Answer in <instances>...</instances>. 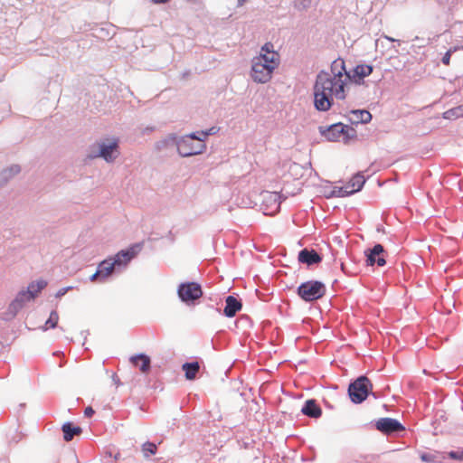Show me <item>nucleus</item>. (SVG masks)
I'll use <instances>...</instances> for the list:
<instances>
[{"instance_id":"6","label":"nucleus","mask_w":463,"mask_h":463,"mask_svg":"<svg viewBox=\"0 0 463 463\" xmlns=\"http://www.w3.org/2000/svg\"><path fill=\"white\" fill-rule=\"evenodd\" d=\"M348 73L350 71H346L345 62L343 59L338 58L331 63L328 78L334 83V86L337 88L335 91L337 99L343 100L346 97L345 87Z\"/></svg>"},{"instance_id":"12","label":"nucleus","mask_w":463,"mask_h":463,"mask_svg":"<svg viewBox=\"0 0 463 463\" xmlns=\"http://www.w3.org/2000/svg\"><path fill=\"white\" fill-rule=\"evenodd\" d=\"M261 205L264 207L265 214L277 213L281 203V196L277 192L264 191L260 194Z\"/></svg>"},{"instance_id":"15","label":"nucleus","mask_w":463,"mask_h":463,"mask_svg":"<svg viewBox=\"0 0 463 463\" xmlns=\"http://www.w3.org/2000/svg\"><path fill=\"white\" fill-rule=\"evenodd\" d=\"M33 300L32 298H29L28 294H26L25 290H21L15 297V298L10 303L7 311L5 313L6 319L14 318L18 311L23 308L24 305Z\"/></svg>"},{"instance_id":"42","label":"nucleus","mask_w":463,"mask_h":463,"mask_svg":"<svg viewBox=\"0 0 463 463\" xmlns=\"http://www.w3.org/2000/svg\"><path fill=\"white\" fill-rule=\"evenodd\" d=\"M247 0H238V6H241L244 5V3H246Z\"/></svg>"},{"instance_id":"44","label":"nucleus","mask_w":463,"mask_h":463,"mask_svg":"<svg viewBox=\"0 0 463 463\" xmlns=\"http://www.w3.org/2000/svg\"><path fill=\"white\" fill-rule=\"evenodd\" d=\"M385 38L391 42H394L395 40L392 37H389V36H385Z\"/></svg>"},{"instance_id":"39","label":"nucleus","mask_w":463,"mask_h":463,"mask_svg":"<svg viewBox=\"0 0 463 463\" xmlns=\"http://www.w3.org/2000/svg\"><path fill=\"white\" fill-rule=\"evenodd\" d=\"M420 458L422 461L424 462H431L433 461V456L430 455V454H427V453H423L421 456H420Z\"/></svg>"},{"instance_id":"17","label":"nucleus","mask_w":463,"mask_h":463,"mask_svg":"<svg viewBox=\"0 0 463 463\" xmlns=\"http://www.w3.org/2000/svg\"><path fill=\"white\" fill-rule=\"evenodd\" d=\"M242 307L241 300L238 298L229 295L225 298V307L223 315L227 317H233Z\"/></svg>"},{"instance_id":"33","label":"nucleus","mask_w":463,"mask_h":463,"mask_svg":"<svg viewBox=\"0 0 463 463\" xmlns=\"http://www.w3.org/2000/svg\"><path fill=\"white\" fill-rule=\"evenodd\" d=\"M218 131H219V128L212 127L205 131H201V132H196V133H197V136L200 137L201 139H203V142H204L205 138L208 136L215 135Z\"/></svg>"},{"instance_id":"11","label":"nucleus","mask_w":463,"mask_h":463,"mask_svg":"<svg viewBox=\"0 0 463 463\" xmlns=\"http://www.w3.org/2000/svg\"><path fill=\"white\" fill-rule=\"evenodd\" d=\"M118 142L117 139L112 141H103L99 144V152L95 156L103 158L106 162H114L118 157Z\"/></svg>"},{"instance_id":"19","label":"nucleus","mask_w":463,"mask_h":463,"mask_svg":"<svg viewBox=\"0 0 463 463\" xmlns=\"http://www.w3.org/2000/svg\"><path fill=\"white\" fill-rule=\"evenodd\" d=\"M129 361L133 365L138 367L141 373H147L151 368V359L144 353L132 355Z\"/></svg>"},{"instance_id":"35","label":"nucleus","mask_w":463,"mask_h":463,"mask_svg":"<svg viewBox=\"0 0 463 463\" xmlns=\"http://www.w3.org/2000/svg\"><path fill=\"white\" fill-rule=\"evenodd\" d=\"M451 50H449L441 59V61L444 65H449L450 61Z\"/></svg>"},{"instance_id":"13","label":"nucleus","mask_w":463,"mask_h":463,"mask_svg":"<svg viewBox=\"0 0 463 463\" xmlns=\"http://www.w3.org/2000/svg\"><path fill=\"white\" fill-rule=\"evenodd\" d=\"M384 252V248L380 243H376L373 247L367 249L364 251L366 265L374 266L376 264L379 267L384 266L386 264L383 256Z\"/></svg>"},{"instance_id":"45","label":"nucleus","mask_w":463,"mask_h":463,"mask_svg":"<svg viewBox=\"0 0 463 463\" xmlns=\"http://www.w3.org/2000/svg\"><path fill=\"white\" fill-rule=\"evenodd\" d=\"M119 456V453H118L117 455H115V459H118V457Z\"/></svg>"},{"instance_id":"37","label":"nucleus","mask_w":463,"mask_h":463,"mask_svg":"<svg viewBox=\"0 0 463 463\" xmlns=\"http://www.w3.org/2000/svg\"><path fill=\"white\" fill-rule=\"evenodd\" d=\"M71 288V287H66V288H60L57 293L55 294V297L56 298H61L62 296H64L70 289Z\"/></svg>"},{"instance_id":"38","label":"nucleus","mask_w":463,"mask_h":463,"mask_svg":"<svg viewBox=\"0 0 463 463\" xmlns=\"http://www.w3.org/2000/svg\"><path fill=\"white\" fill-rule=\"evenodd\" d=\"M95 413L94 410L92 409L91 406H88L85 410H84V416L86 418H90L93 416V414Z\"/></svg>"},{"instance_id":"9","label":"nucleus","mask_w":463,"mask_h":463,"mask_svg":"<svg viewBox=\"0 0 463 463\" xmlns=\"http://www.w3.org/2000/svg\"><path fill=\"white\" fill-rule=\"evenodd\" d=\"M177 295L180 300L186 306H194L202 298L203 289L197 282H183L177 288Z\"/></svg>"},{"instance_id":"23","label":"nucleus","mask_w":463,"mask_h":463,"mask_svg":"<svg viewBox=\"0 0 463 463\" xmlns=\"http://www.w3.org/2000/svg\"><path fill=\"white\" fill-rule=\"evenodd\" d=\"M364 183H365L364 176L362 174L358 173V174L354 175L351 178V180L345 184V188H347V190L352 192V194H354L362 190Z\"/></svg>"},{"instance_id":"31","label":"nucleus","mask_w":463,"mask_h":463,"mask_svg":"<svg viewBox=\"0 0 463 463\" xmlns=\"http://www.w3.org/2000/svg\"><path fill=\"white\" fill-rule=\"evenodd\" d=\"M142 451L146 458L155 455L157 451V447L155 443L146 441L142 445Z\"/></svg>"},{"instance_id":"41","label":"nucleus","mask_w":463,"mask_h":463,"mask_svg":"<svg viewBox=\"0 0 463 463\" xmlns=\"http://www.w3.org/2000/svg\"><path fill=\"white\" fill-rule=\"evenodd\" d=\"M155 4H165L167 2V0H152Z\"/></svg>"},{"instance_id":"26","label":"nucleus","mask_w":463,"mask_h":463,"mask_svg":"<svg viewBox=\"0 0 463 463\" xmlns=\"http://www.w3.org/2000/svg\"><path fill=\"white\" fill-rule=\"evenodd\" d=\"M179 139H180V137H178L176 135L170 134L165 139L157 142L156 147L159 150L163 149V148L169 147V146L177 148V144L179 142Z\"/></svg>"},{"instance_id":"30","label":"nucleus","mask_w":463,"mask_h":463,"mask_svg":"<svg viewBox=\"0 0 463 463\" xmlns=\"http://www.w3.org/2000/svg\"><path fill=\"white\" fill-rule=\"evenodd\" d=\"M460 117H463V104L448 109L443 113V118L446 119H456Z\"/></svg>"},{"instance_id":"21","label":"nucleus","mask_w":463,"mask_h":463,"mask_svg":"<svg viewBox=\"0 0 463 463\" xmlns=\"http://www.w3.org/2000/svg\"><path fill=\"white\" fill-rule=\"evenodd\" d=\"M63 439L65 441H71L72 439L82 432L80 426H75L72 422L67 421L61 426Z\"/></svg>"},{"instance_id":"8","label":"nucleus","mask_w":463,"mask_h":463,"mask_svg":"<svg viewBox=\"0 0 463 463\" xmlns=\"http://www.w3.org/2000/svg\"><path fill=\"white\" fill-rule=\"evenodd\" d=\"M206 145L197 133L182 137L177 144V152L182 157H188L204 152Z\"/></svg>"},{"instance_id":"24","label":"nucleus","mask_w":463,"mask_h":463,"mask_svg":"<svg viewBox=\"0 0 463 463\" xmlns=\"http://www.w3.org/2000/svg\"><path fill=\"white\" fill-rule=\"evenodd\" d=\"M184 376L187 380L192 381L196 378V374L200 370V364L197 361L187 362L182 365Z\"/></svg>"},{"instance_id":"10","label":"nucleus","mask_w":463,"mask_h":463,"mask_svg":"<svg viewBox=\"0 0 463 463\" xmlns=\"http://www.w3.org/2000/svg\"><path fill=\"white\" fill-rule=\"evenodd\" d=\"M374 426L384 435L399 434L405 430V427L398 420L389 417L379 419Z\"/></svg>"},{"instance_id":"18","label":"nucleus","mask_w":463,"mask_h":463,"mask_svg":"<svg viewBox=\"0 0 463 463\" xmlns=\"http://www.w3.org/2000/svg\"><path fill=\"white\" fill-rule=\"evenodd\" d=\"M301 412L307 417L318 419L322 415V409L315 399H309L304 402Z\"/></svg>"},{"instance_id":"1","label":"nucleus","mask_w":463,"mask_h":463,"mask_svg":"<svg viewBox=\"0 0 463 463\" xmlns=\"http://www.w3.org/2000/svg\"><path fill=\"white\" fill-rule=\"evenodd\" d=\"M143 242H137L128 249L119 250L113 258L102 260L97 268L96 272L90 276L92 282H105L106 279L112 276L117 269L127 267V265L134 259L142 250Z\"/></svg>"},{"instance_id":"3","label":"nucleus","mask_w":463,"mask_h":463,"mask_svg":"<svg viewBox=\"0 0 463 463\" xmlns=\"http://www.w3.org/2000/svg\"><path fill=\"white\" fill-rule=\"evenodd\" d=\"M279 64V61L273 60L272 56L267 58L263 54L254 57L250 76L255 82L266 83L271 79L272 73Z\"/></svg>"},{"instance_id":"32","label":"nucleus","mask_w":463,"mask_h":463,"mask_svg":"<svg viewBox=\"0 0 463 463\" xmlns=\"http://www.w3.org/2000/svg\"><path fill=\"white\" fill-rule=\"evenodd\" d=\"M312 0H295L294 7L299 11L307 10L311 6Z\"/></svg>"},{"instance_id":"4","label":"nucleus","mask_w":463,"mask_h":463,"mask_svg":"<svg viewBox=\"0 0 463 463\" xmlns=\"http://www.w3.org/2000/svg\"><path fill=\"white\" fill-rule=\"evenodd\" d=\"M318 132L330 142H336L342 139L344 143H348L357 136L356 130L354 128L341 122L332 124L328 127L319 126Z\"/></svg>"},{"instance_id":"27","label":"nucleus","mask_w":463,"mask_h":463,"mask_svg":"<svg viewBox=\"0 0 463 463\" xmlns=\"http://www.w3.org/2000/svg\"><path fill=\"white\" fill-rule=\"evenodd\" d=\"M349 195H352V192L347 190V188H345V185L341 187L335 186L328 193L325 192V196L326 198L345 197Z\"/></svg>"},{"instance_id":"25","label":"nucleus","mask_w":463,"mask_h":463,"mask_svg":"<svg viewBox=\"0 0 463 463\" xmlns=\"http://www.w3.org/2000/svg\"><path fill=\"white\" fill-rule=\"evenodd\" d=\"M46 286L47 282L43 279L33 281L28 285L27 289L25 291L26 294H28L29 298L34 299L37 294L41 292Z\"/></svg>"},{"instance_id":"36","label":"nucleus","mask_w":463,"mask_h":463,"mask_svg":"<svg viewBox=\"0 0 463 463\" xmlns=\"http://www.w3.org/2000/svg\"><path fill=\"white\" fill-rule=\"evenodd\" d=\"M250 318L248 316H241L237 321L235 322L236 325L238 324H250Z\"/></svg>"},{"instance_id":"20","label":"nucleus","mask_w":463,"mask_h":463,"mask_svg":"<svg viewBox=\"0 0 463 463\" xmlns=\"http://www.w3.org/2000/svg\"><path fill=\"white\" fill-rule=\"evenodd\" d=\"M352 125L366 124L372 120L371 113L366 109H354L348 118Z\"/></svg>"},{"instance_id":"40","label":"nucleus","mask_w":463,"mask_h":463,"mask_svg":"<svg viewBox=\"0 0 463 463\" xmlns=\"http://www.w3.org/2000/svg\"><path fill=\"white\" fill-rule=\"evenodd\" d=\"M112 381L118 386L121 384V382H120L118 376L116 373L112 374Z\"/></svg>"},{"instance_id":"2","label":"nucleus","mask_w":463,"mask_h":463,"mask_svg":"<svg viewBox=\"0 0 463 463\" xmlns=\"http://www.w3.org/2000/svg\"><path fill=\"white\" fill-rule=\"evenodd\" d=\"M337 88L328 78V72L322 70L317 76L313 87L314 107L317 111H328L334 105Z\"/></svg>"},{"instance_id":"43","label":"nucleus","mask_w":463,"mask_h":463,"mask_svg":"<svg viewBox=\"0 0 463 463\" xmlns=\"http://www.w3.org/2000/svg\"><path fill=\"white\" fill-rule=\"evenodd\" d=\"M341 269L344 272H345V265L344 263L341 264Z\"/></svg>"},{"instance_id":"5","label":"nucleus","mask_w":463,"mask_h":463,"mask_svg":"<svg viewBox=\"0 0 463 463\" xmlns=\"http://www.w3.org/2000/svg\"><path fill=\"white\" fill-rule=\"evenodd\" d=\"M348 396L354 404H361L371 394L377 398L373 392V383L366 375H360L354 381H351L348 389Z\"/></svg>"},{"instance_id":"28","label":"nucleus","mask_w":463,"mask_h":463,"mask_svg":"<svg viewBox=\"0 0 463 463\" xmlns=\"http://www.w3.org/2000/svg\"><path fill=\"white\" fill-rule=\"evenodd\" d=\"M267 58L272 56L273 60L279 61V55L274 51V45L271 43H266L260 49V55H263Z\"/></svg>"},{"instance_id":"29","label":"nucleus","mask_w":463,"mask_h":463,"mask_svg":"<svg viewBox=\"0 0 463 463\" xmlns=\"http://www.w3.org/2000/svg\"><path fill=\"white\" fill-rule=\"evenodd\" d=\"M59 314L56 310H52L49 318L46 320L44 326L41 328L43 331H46L49 328H56L58 326Z\"/></svg>"},{"instance_id":"16","label":"nucleus","mask_w":463,"mask_h":463,"mask_svg":"<svg viewBox=\"0 0 463 463\" xmlns=\"http://www.w3.org/2000/svg\"><path fill=\"white\" fill-rule=\"evenodd\" d=\"M322 256L314 249H302L298 255V260L307 267L317 265L322 261Z\"/></svg>"},{"instance_id":"7","label":"nucleus","mask_w":463,"mask_h":463,"mask_svg":"<svg viewBox=\"0 0 463 463\" xmlns=\"http://www.w3.org/2000/svg\"><path fill=\"white\" fill-rule=\"evenodd\" d=\"M297 295L307 303H312L321 299L326 293L325 283L320 280H307L302 282L297 288Z\"/></svg>"},{"instance_id":"14","label":"nucleus","mask_w":463,"mask_h":463,"mask_svg":"<svg viewBox=\"0 0 463 463\" xmlns=\"http://www.w3.org/2000/svg\"><path fill=\"white\" fill-rule=\"evenodd\" d=\"M373 66L369 64H358L353 69V72L347 74V79L356 85L364 83V79L371 75Z\"/></svg>"},{"instance_id":"22","label":"nucleus","mask_w":463,"mask_h":463,"mask_svg":"<svg viewBox=\"0 0 463 463\" xmlns=\"http://www.w3.org/2000/svg\"><path fill=\"white\" fill-rule=\"evenodd\" d=\"M21 172V166L19 165H12L0 172V184H5L14 176Z\"/></svg>"},{"instance_id":"34","label":"nucleus","mask_w":463,"mask_h":463,"mask_svg":"<svg viewBox=\"0 0 463 463\" xmlns=\"http://www.w3.org/2000/svg\"><path fill=\"white\" fill-rule=\"evenodd\" d=\"M448 457L450 459L461 461V460H463V450L462 449L451 450V451L448 452Z\"/></svg>"}]
</instances>
